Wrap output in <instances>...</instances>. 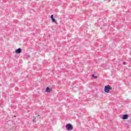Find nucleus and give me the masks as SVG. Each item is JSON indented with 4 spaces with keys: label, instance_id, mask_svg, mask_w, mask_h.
Segmentation results:
<instances>
[{
    "label": "nucleus",
    "instance_id": "5",
    "mask_svg": "<svg viewBox=\"0 0 131 131\" xmlns=\"http://www.w3.org/2000/svg\"><path fill=\"white\" fill-rule=\"evenodd\" d=\"M46 93H51V89L50 88L47 87L46 89Z\"/></svg>",
    "mask_w": 131,
    "mask_h": 131
},
{
    "label": "nucleus",
    "instance_id": "1",
    "mask_svg": "<svg viewBox=\"0 0 131 131\" xmlns=\"http://www.w3.org/2000/svg\"><path fill=\"white\" fill-rule=\"evenodd\" d=\"M112 87L111 86L107 85L104 87V93H106L107 94H108L109 92L110 91H112Z\"/></svg>",
    "mask_w": 131,
    "mask_h": 131
},
{
    "label": "nucleus",
    "instance_id": "10",
    "mask_svg": "<svg viewBox=\"0 0 131 131\" xmlns=\"http://www.w3.org/2000/svg\"><path fill=\"white\" fill-rule=\"evenodd\" d=\"M33 121L34 122H36V121L35 120V119L33 120Z\"/></svg>",
    "mask_w": 131,
    "mask_h": 131
},
{
    "label": "nucleus",
    "instance_id": "9",
    "mask_svg": "<svg viewBox=\"0 0 131 131\" xmlns=\"http://www.w3.org/2000/svg\"><path fill=\"white\" fill-rule=\"evenodd\" d=\"M125 64H126V62H123V65H125Z\"/></svg>",
    "mask_w": 131,
    "mask_h": 131
},
{
    "label": "nucleus",
    "instance_id": "8",
    "mask_svg": "<svg viewBox=\"0 0 131 131\" xmlns=\"http://www.w3.org/2000/svg\"><path fill=\"white\" fill-rule=\"evenodd\" d=\"M50 18H51V20L52 19H54V15H51V16H50Z\"/></svg>",
    "mask_w": 131,
    "mask_h": 131
},
{
    "label": "nucleus",
    "instance_id": "3",
    "mask_svg": "<svg viewBox=\"0 0 131 131\" xmlns=\"http://www.w3.org/2000/svg\"><path fill=\"white\" fill-rule=\"evenodd\" d=\"M20 53H22V49L21 48H18L15 50V54H20Z\"/></svg>",
    "mask_w": 131,
    "mask_h": 131
},
{
    "label": "nucleus",
    "instance_id": "4",
    "mask_svg": "<svg viewBox=\"0 0 131 131\" xmlns=\"http://www.w3.org/2000/svg\"><path fill=\"white\" fill-rule=\"evenodd\" d=\"M128 118V115L127 114H125L123 115L122 119H127Z\"/></svg>",
    "mask_w": 131,
    "mask_h": 131
},
{
    "label": "nucleus",
    "instance_id": "2",
    "mask_svg": "<svg viewBox=\"0 0 131 131\" xmlns=\"http://www.w3.org/2000/svg\"><path fill=\"white\" fill-rule=\"evenodd\" d=\"M66 128L67 130H72L73 129V126L71 124H67L66 126Z\"/></svg>",
    "mask_w": 131,
    "mask_h": 131
},
{
    "label": "nucleus",
    "instance_id": "6",
    "mask_svg": "<svg viewBox=\"0 0 131 131\" xmlns=\"http://www.w3.org/2000/svg\"><path fill=\"white\" fill-rule=\"evenodd\" d=\"M51 20L53 23H57V21L56 20V19L54 18H53L52 19H51Z\"/></svg>",
    "mask_w": 131,
    "mask_h": 131
},
{
    "label": "nucleus",
    "instance_id": "11",
    "mask_svg": "<svg viewBox=\"0 0 131 131\" xmlns=\"http://www.w3.org/2000/svg\"><path fill=\"white\" fill-rule=\"evenodd\" d=\"M38 117H39V115H38Z\"/></svg>",
    "mask_w": 131,
    "mask_h": 131
},
{
    "label": "nucleus",
    "instance_id": "7",
    "mask_svg": "<svg viewBox=\"0 0 131 131\" xmlns=\"http://www.w3.org/2000/svg\"><path fill=\"white\" fill-rule=\"evenodd\" d=\"M92 77H93V78H95V79H96V78H98V77L97 76H95V75L94 74L92 75Z\"/></svg>",
    "mask_w": 131,
    "mask_h": 131
}]
</instances>
